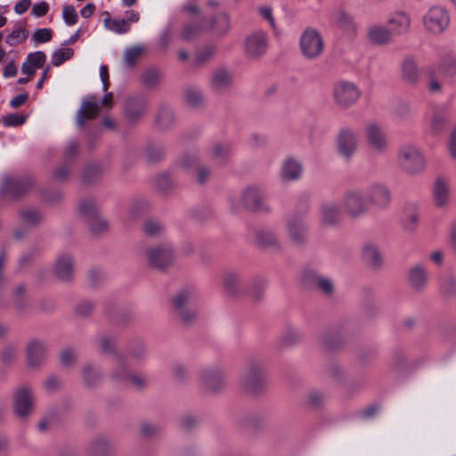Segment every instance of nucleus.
<instances>
[{
  "label": "nucleus",
  "instance_id": "16",
  "mask_svg": "<svg viewBox=\"0 0 456 456\" xmlns=\"http://www.w3.org/2000/svg\"><path fill=\"white\" fill-rule=\"evenodd\" d=\"M304 173L302 161L296 157H287L281 164L279 176L282 182L289 183L299 180Z\"/></svg>",
  "mask_w": 456,
  "mask_h": 456
},
{
  "label": "nucleus",
  "instance_id": "8",
  "mask_svg": "<svg viewBox=\"0 0 456 456\" xmlns=\"http://www.w3.org/2000/svg\"><path fill=\"white\" fill-rule=\"evenodd\" d=\"M224 285L231 294L237 295L247 289L254 299H259L264 294L265 281L262 279L256 280L250 288H248L238 273H227L224 277Z\"/></svg>",
  "mask_w": 456,
  "mask_h": 456
},
{
  "label": "nucleus",
  "instance_id": "4",
  "mask_svg": "<svg viewBox=\"0 0 456 456\" xmlns=\"http://www.w3.org/2000/svg\"><path fill=\"white\" fill-rule=\"evenodd\" d=\"M241 387L250 394H257L265 386V376L263 365L256 361L247 363L240 378Z\"/></svg>",
  "mask_w": 456,
  "mask_h": 456
},
{
  "label": "nucleus",
  "instance_id": "14",
  "mask_svg": "<svg viewBox=\"0 0 456 456\" xmlns=\"http://www.w3.org/2000/svg\"><path fill=\"white\" fill-rule=\"evenodd\" d=\"M300 49L307 59L319 57L324 49V43L320 33L314 28L305 29L300 38Z\"/></svg>",
  "mask_w": 456,
  "mask_h": 456
},
{
  "label": "nucleus",
  "instance_id": "19",
  "mask_svg": "<svg viewBox=\"0 0 456 456\" xmlns=\"http://www.w3.org/2000/svg\"><path fill=\"white\" fill-rule=\"evenodd\" d=\"M46 355V347L44 341L32 338L26 347V362L30 368H37L43 364Z\"/></svg>",
  "mask_w": 456,
  "mask_h": 456
},
{
  "label": "nucleus",
  "instance_id": "11",
  "mask_svg": "<svg viewBox=\"0 0 456 456\" xmlns=\"http://www.w3.org/2000/svg\"><path fill=\"white\" fill-rule=\"evenodd\" d=\"M113 94L108 93L102 99L101 102H96L95 97H88L83 101L82 106L77 115V125L83 127L86 119H93L101 111V106L110 109L113 106Z\"/></svg>",
  "mask_w": 456,
  "mask_h": 456
},
{
  "label": "nucleus",
  "instance_id": "41",
  "mask_svg": "<svg viewBox=\"0 0 456 456\" xmlns=\"http://www.w3.org/2000/svg\"><path fill=\"white\" fill-rule=\"evenodd\" d=\"M79 213L86 216L88 221L97 214V205L93 199L82 200L78 206Z\"/></svg>",
  "mask_w": 456,
  "mask_h": 456
},
{
  "label": "nucleus",
  "instance_id": "3",
  "mask_svg": "<svg viewBox=\"0 0 456 456\" xmlns=\"http://www.w3.org/2000/svg\"><path fill=\"white\" fill-rule=\"evenodd\" d=\"M341 207L351 219L362 217L370 208L364 191L360 188L347 191L343 196Z\"/></svg>",
  "mask_w": 456,
  "mask_h": 456
},
{
  "label": "nucleus",
  "instance_id": "33",
  "mask_svg": "<svg viewBox=\"0 0 456 456\" xmlns=\"http://www.w3.org/2000/svg\"><path fill=\"white\" fill-rule=\"evenodd\" d=\"M402 75L410 83H415L419 78V69L412 58H405L402 63Z\"/></svg>",
  "mask_w": 456,
  "mask_h": 456
},
{
  "label": "nucleus",
  "instance_id": "37",
  "mask_svg": "<svg viewBox=\"0 0 456 456\" xmlns=\"http://www.w3.org/2000/svg\"><path fill=\"white\" fill-rule=\"evenodd\" d=\"M145 52L142 45H134L125 50L124 63L126 67H132Z\"/></svg>",
  "mask_w": 456,
  "mask_h": 456
},
{
  "label": "nucleus",
  "instance_id": "30",
  "mask_svg": "<svg viewBox=\"0 0 456 456\" xmlns=\"http://www.w3.org/2000/svg\"><path fill=\"white\" fill-rule=\"evenodd\" d=\"M428 280V273L422 265L417 264L409 269L408 281L414 289H422L427 285Z\"/></svg>",
  "mask_w": 456,
  "mask_h": 456
},
{
  "label": "nucleus",
  "instance_id": "26",
  "mask_svg": "<svg viewBox=\"0 0 456 456\" xmlns=\"http://www.w3.org/2000/svg\"><path fill=\"white\" fill-rule=\"evenodd\" d=\"M367 39L376 45H386L393 41L392 32L383 25H371L367 29Z\"/></svg>",
  "mask_w": 456,
  "mask_h": 456
},
{
  "label": "nucleus",
  "instance_id": "55",
  "mask_svg": "<svg viewBox=\"0 0 456 456\" xmlns=\"http://www.w3.org/2000/svg\"><path fill=\"white\" fill-rule=\"evenodd\" d=\"M200 31V25L191 23V24H187L183 28L181 35L183 39L190 40V39L195 37L199 34Z\"/></svg>",
  "mask_w": 456,
  "mask_h": 456
},
{
  "label": "nucleus",
  "instance_id": "59",
  "mask_svg": "<svg viewBox=\"0 0 456 456\" xmlns=\"http://www.w3.org/2000/svg\"><path fill=\"white\" fill-rule=\"evenodd\" d=\"M49 11V5L46 2L43 1L37 3L33 5L31 14L35 17H43Z\"/></svg>",
  "mask_w": 456,
  "mask_h": 456
},
{
  "label": "nucleus",
  "instance_id": "36",
  "mask_svg": "<svg viewBox=\"0 0 456 456\" xmlns=\"http://www.w3.org/2000/svg\"><path fill=\"white\" fill-rule=\"evenodd\" d=\"M107 18L104 19V26L109 30L117 34H125L130 30V24L125 19L112 20L110 18V13L106 12Z\"/></svg>",
  "mask_w": 456,
  "mask_h": 456
},
{
  "label": "nucleus",
  "instance_id": "35",
  "mask_svg": "<svg viewBox=\"0 0 456 456\" xmlns=\"http://www.w3.org/2000/svg\"><path fill=\"white\" fill-rule=\"evenodd\" d=\"M256 240L263 246H278L279 239L276 233L270 229H258L256 231Z\"/></svg>",
  "mask_w": 456,
  "mask_h": 456
},
{
  "label": "nucleus",
  "instance_id": "9",
  "mask_svg": "<svg viewBox=\"0 0 456 456\" xmlns=\"http://www.w3.org/2000/svg\"><path fill=\"white\" fill-rule=\"evenodd\" d=\"M361 96V90L350 81L339 80L333 85L332 97L335 103L343 109L355 104Z\"/></svg>",
  "mask_w": 456,
  "mask_h": 456
},
{
  "label": "nucleus",
  "instance_id": "12",
  "mask_svg": "<svg viewBox=\"0 0 456 456\" xmlns=\"http://www.w3.org/2000/svg\"><path fill=\"white\" fill-rule=\"evenodd\" d=\"M145 256L148 265L158 269L167 268L175 258L173 247L170 244L149 248L145 250Z\"/></svg>",
  "mask_w": 456,
  "mask_h": 456
},
{
  "label": "nucleus",
  "instance_id": "51",
  "mask_svg": "<svg viewBox=\"0 0 456 456\" xmlns=\"http://www.w3.org/2000/svg\"><path fill=\"white\" fill-rule=\"evenodd\" d=\"M163 229L164 226L162 224L155 220H150L144 224V232L148 235H158L163 231Z\"/></svg>",
  "mask_w": 456,
  "mask_h": 456
},
{
  "label": "nucleus",
  "instance_id": "52",
  "mask_svg": "<svg viewBox=\"0 0 456 456\" xmlns=\"http://www.w3.org/2000/svg\"><path fill=\"white\" fill-rule=\"evenodd\" d=\"M98 344H99V346L101 347V349L104 353H111L114 351L115 340L113 338H111L110 336H106V335L101 336L98 338Z\"/></svg>",
  "mask_w": 456,
  "mask_h": 456
},
{
  "label": "nucleus",
  "instance_id": "27",
  "mask_svg": "<svg viewBox=\"0 0 456 456\" xmlns=\"http://www.w3.org/2000/svg\"><path fill=\"white\" fill-rule=\"evenodd\" d=\"M432 195L435 205L438 208L445 207L450 200L449 181L443 177H437L435 180Z\"/></svg>",
  "mask_w": 456,
  "mask_h": 456
},
{
  "label": "nucleus",
  "instance_id": "23",
  "mask_svg": "<svg viewBox=\"0 0 456 456\" xmlns=\"http://www.w3.org/2000/svg\"><path fill=\"white\" fill-rule=\"evenodd\" d=\"M112 379L135 388L142 387L147 383V379L144 376L129 372L123 362H118V369L112 374Z\"/></svg>",
  "mask_w": 456,
  "mask_h": 456
},
{
  "label": "nucleus",
  "instance_id": "62",
  "mask_svg": "<svg viewBox=\"0 0 456 456\" xmlns=\"http://www.w3.org/2000/svg\"><path fill=\"white\" fill-rule=\"evenodd\" d=\"M448 151L450 156L456 159V127L452 130L449 142H448Z\"/></svg>",
  "mask_w": 456,
  "mask_h": 456
},
{
  "label": "nucleus",
  "instance_id": "10",
  "mask_svg": "<svg viewBox=\"0 0 456 456\" xmlns=\"http://www.w3.org/2000/svg\"><path fill=\"white\" fill-rule=\"evenodd\" d=\"M359 143V132L352 127L341 128L336 136L337 152L345 159H350L356 153Z\"/></svg>",
  "mask_w": 456,
  "mask_h": 456
},
{
  "label": "nucleus",
  "instance_id": "32",
  "mask_svg": "<svg viewBox=\"0 0 456 456\" xmlns=\"http://www.w3.org/2000/svg\"><path fill=\"white\" fill-rule=\"evenodd\" d=\"M333 22L346 33L354 34L357 31L358 26L354 17L345 11H338L333 15Z\"/></svg>",
  "mask_w": 456,
  "mask_h": 456
},
{
  "label": "nucleus",
  "instance_id": "63",
  "mask_svg": "<svg viewBox=\"0 0 456 456\" xmlns=\"http://www.w3.org/2000/svg\"><path fill=\"white\" fill-rule=\"evenodd\" d=\"M159 79V74L157 71L151 69L144 73L143 81L148 86L154 85Z\"/></svg>",
  "mask_w": 456,
  "mask_h": 456
},
{
  "label": "nucleus",
  "instance_id": "44",
  "mask_svg": "<svg viewBox=\"0 0 456 456\" xmlns=\"http://www.w3.org/2000/svg\"><path fill=\"white\" fill-rule=\"evenodd\" d=\"M230 82V75L224 69H219L213 74L212 86L216 89L225 87Z\"/></svg>",
  "mask_w": 456,
  "mask_h": 456
},
{
  "label": "nucleus",
  "instance_id": "6",
  "mask_svg": "<svg viewBox=\"0 0 456 456\" xmlns=\"http://www.w3.org/2000/svg\"><path fill=\"white\" fill-rule=\"evenodd\" d=\"M364 193L370 207L377 210L387 209L393 200V195L390 187L384 182L376 181L370 183Z\"/></svg>",
  "mask_w": 456,
  "mask_h": 456
},
{
  "label": "nucleus",
  "instance_id": "15",
  "mask_svg": "<svg viewBox=\"0 0 456 456\" xmlns=\"http://www.w3.org/2000/svg\"><path fill=\"white\" fill-rule=\"evenodd\" d=\"M13 410L20 418L28 417L35 405V395L28 386L19 387L13 393Z\"/></svg>",
  "mask_w": 456,
  "mask_h": 456
},
{
  "label": "nucleus",
  "instance_id": "17",
  "mask_svg": "<svg viewBox=\"0 0 456 456\" xmlns=\"http://www.w3.org/2000/svg\"><path fill=\"white\" fill-rule=\"evenodd\" d=\"M387 23L393 36H401L409 32L411 25V18L409 12L398 10L389 14Z\"/></svg>",
  "mask_w": 456,
  "mask_h": 456
},
{
  "label": "nucleus",
  "instance_id": "28",
  "mask_svg": "<svg viewBox=\"0 0 456 456\" xmlns=\"http://www.w3.org/2000/svg\"><path fill=\"white\" fill-rule=\"evenodd\" d=\"M146 101L142 97L129 98L126 102L125 116L131 122L138 120L145 112Z\"/></svg>",
  "mask_w": 456,
  "mask_h": 456
},
{
  "label": "nucleus",
  "instance_id": "2",
  "mask_svg": "<svg viewBox=\"0 0 456 456\" xmlns=\"http://www.w3.org/2000/svg\"><path fill=\"white\" fill-rule=\"evenodd\" d=\"M424 30L431 36H440L450 27L451 17L449 11L443 5H432L422 16Z\"/></svg>",
  "mask_w": 456,
  "mask_h": 456
},
{
  "label": "nucleus",
  "instance_id": "45",
  "mask_svg": "<svg viewBox=\"0 0 456 456\" xmlns=\"http://www.w3.org/2000/svg\"><path fill=\"white\" fill-rule=\"evenodd\" d=\"M164 154V148L159 144H151L145 149L146 159L150 161L159 160Z\"/></svg>",
  "mask_w": 456,
  "mask_h": 456
},
{
  "label": "nucleus",
  "instance_id": "18",
  "mask_svg": "<svg viewBox=\"0 0 456 456\" xmlns=\"http://www.w3.org/2000/svg\"><path fill=\"white\" fill-rule=\"evenodd\" d=\"M286 231L289 240L295 244L303 243L306 240L307 224L302 216H294L288 218Z\"/></svg>",
  "mask_w": 456,
  "mask_h": 456
},
{
  "label": "nucleus",
  "instance_id": "38",
  "mask_svg": "<svg viewBox=\"0 0 456 456\" xmlns=\"http://www.w3.org/2000/svg\"><path fill=\"white\" fill-rule=\"evenodd\" d=\"M110 444L108 440L102 437L96 438L89 446L90 453L93 456H104L108 453Z\"/></svg>",
  "mask_w": 456,
  "mask_h": 456
},
{
  "label": "nucleus",
  "instance_id": "49",
  "mask_svg": "<svg viewBox=\"0 0 456 456\" xmlns=\"http://www.w3.org/2000/svg\"><path fill=\"white\" fill-rule=\"evenodd\" d=\"M100 379L99 372L92 366H86L83 370V379L88 386L94 385Z\"/></svg>",
  "mask_w": 456,
  "mask_h": 456
},
{
  "label": "nucleus",
  "instance_id": "42",
  "mask_svg": "<svg viewBox=\"0 0 456 456\" xmlns=\"http://www.w3.org/2000/svg\"><path fill=\"white\" fill-rule=\"evenodd\" d=\"M74 54L71 48L61 47L57 49L52 55V63L53 66H60L67 60L70 59Z\"/></svg>",
  "mask_w": 456,
  "mask_h": 456
},
{
  "label": "nucleus",
  "instance_id": "47",
  "mask_svg": "<svg viewBox=\"0 0 456 456\" xmlns=\"http://www.w3.org/2000/svg\"><path fill=\"white\" fill-rule=\"evenodd\" d=\"M53 37V30L51 28H44L37 29L33 36L32 40L37 44L47 43Z\"/></svg>",
  "mask_w": 456,
  "mask_h": 456
},
{
  "label": "nucleus",
  "instance_id": "20",
  "mask_svg": "<svg viewBox=\"0 0 456 456\" xmlns=\"http://www.w3.org/2000/svg\"><path fill=\"white\" fill-rule=\"evenodd\" d=\"M267 36L263 31H256L245 40L246 53L252 58L264 54L267 50Z\"/></svg>",
  "mask_w": 456,
  "mask_h": 456
},
{
  "label": "nucleus",
  "instance_id": "50",
  "mask_svg": "<svg viewBox=\"0 0 456 456\" xmlns=\"http://www.w3.org/2000/svg\"><path fill=\"white\" fill-rule=\"evenodd\" d=\"M214 53H215L214 47H212V46L204 47L197 52L195 58H194V61L197 64L201 65L204 62H206L207 61H208L214 55Z\"/></svg>",
  "mask_w": 456,
  "mask_h": 456
},
{
  "label": "nucleus",
  "instance_id": "22",
  "mask_svg": "<svg viewBox=\"0 0 456 456\" xmlns=\"http://www.w3.org/2000/svg\"><path fill=\"white\" fill-rule=\"evenodd\" d=\"M29 186L30 182L27 179L4 175L2 179L0 193L8 194L12 198H16L24 193Z\"/></svg>",
  "mask_w": 456,
  "mask_h": 456
},
{
  "label": "nucleus",
  "instance_id": "5",
  "mask_svg": "<svg viewBox=\"0 0 456 456\" xmlns=\"http://www.w3.org/2000/svg\"><path fill=\"white\" fill-rule=\"evenodd\" d=\"M364 136L366 144L372 152L384 154L388 151V136L381 123L377 121L368 122L364 126Z\"/></svg>",
  "mask_w": 456,
  "mask_h": 456
},
{
  "label": "nucleus",
  "instance_id": "48",
  "mask_svg": "<svg viewBox=\"0 0 456 456\" xmlns=\"http://www.w3.org/2000/svg\"><path fill=\"white\" fill-rule=\"evenodd\" d=\"M88 225L93 232L98 233L108 228V223L97 214L89 221Z\"/></svg>",
  "mask_w": 456,
  "mask_h": 456
},
{
  "label": "nucleus",
  "instance_id": "43",
  "mask_svg": "<svg viewBox=\"0 0 456 456\" xmlns=\"http://www.w3.org/2000/svg\"><path fill=\"white\" fill-rule=\"evenodd\" d=\"M231 153V148L228 144H215L211 151V158L219 162L224 161Z\"/></svg>",
  "mask_w": 456,
  "mask_h": 456
},
{
  "label": "nucleus",
  "instance_id": "61",
  "mask_svg": "<svg viewBox=\"0 0 456 456\" xmlns=\"http://www.w3.org/2000/svg\"><path fill=\"white\" fill-rule=\"evenodd\" d=\"M93 309L94 305L89 301H85L77 306L76 312L81 316H86L92 312Z\"/></svg>",
  "mask_w": 456,
  "mask_h": 456
},
{
  "label": "nucleus",
  "instance_id": "40",
  "mask_svg": "<svg viewBox=\"0 0 456 456\" xmlns=\"http://www.w3.org/2000/svg\"><path fill=\"white\" fill-rule=\"evenodd\" d=\"M22 222L26 225H36L44 220L43 215L33 208L25 209L20 214Z\"/></svg>",
  "mask_w": 456,
  "mask_h": 456
},
{
  "label": "nucleus",
  "instance_id": "34",
  "mask_svg": "<svg viewBox=\"0 0 456 456\" xmlns=\"http://www.w3.org/2000/svg\"><path fill=\"white\" fill-rule=\"evenodd\" d=\"M446 119L443 112L436 110L426 118V124L430 133L437 134L443 129Z\"/></svg>",
  "mask_w": 456,
  "mask_h": 456
},
{
  "label": "nucleus",
  "instance_id": "24",
  "mask_svg": "<svg viewBox=\"0 0 456 456\" xmlns=\"http://www.w3.org/2000/svg\"><path fill=\"white\" fill-rule=\"evenodd\" d=\"M55 277L62 281H70L74 273V260L69 254H62L57 256L53 265Z\"/></svg>",
  "mask_w": 456,
  "mask_h": 456
},
{
  "label": "nucleus",
  "instance_id": "56",
  "mask_svg": "<svg viewBox=\"0 0 456 456\" xmlns=\"http://www.w3.org/2000/svg\"><path fill=\"white\" fill-rule=\"evenodd\" d=\"M5 126H16L25 122V118L17 114H8L2 118Z\"/></svg>",
  "mask_w": 456,
  "mask_h": 456
},
{
  "label": "nucleus",
  "instance_id": "21",
  "mask_svg": "<svg viewBox=\"0 0 456 456\" xmlns=\"http://www.w3.org/2000/svg\"><path fill=\"white\" fill-rule=\"evenodd\" d=\"M200 379L206 387L216 390L224 384L226 372L220 366H208L201 370Z\"/></svg>",
  "mask_w": 456,
  "mask_h": 456
},
{
  "label": "nucleus",
  "instance_id": "29",
  "mask_svg": "<svg viewBox=\"0 0 456 456\" xmlns=\"http://www.w3.org/2000/svg\"><path fill=\"white\" fill-rule=\"evenodd\" d=\"M401 221L407 230H412L419 221V205L414 201H407L402 208Z\"/></svg>",
  "mask_w": 456,
  "mask_h": 456
},
{
  "label": "nucleus",
  "instance_id": "7",
  "mask_svg": "<svg viewBox=\"0 0 456 456\" xmlns=\"http://www.w3.org/2000/svg\"><path fill=\"white\" fill-rule=\"evenodd\" d=\"M198 297L199 293L193 288H185L175 297L173 304L183 323L188 324L196 317V311L191 307Z\"/></svg>",
  "mask_w": 456,
  "mask_h": 456
},
{
  "label": "nucleus",
  "instance_id": "54",
  "mask_svg": "<svg viewBox=\"0 0 456 456\" xmlns=\"http://www.w3.org/2000/svg\"><path fill=\"white\" fill-rule=\"evenodd\" d=\"M27 60L29 61L36 69H39L45 64L46 55L43 52L38 51L29 53Z\"/></svg>",
  "mask_w": 456,
  "mask_h": 456
},
{
  "label": "nucleus",
  "instance_id": "39",
  "mask_svg": "<svg viewBox=\"0 0 456 456\" xmlns=\"http://www.w3.org/2000/svg\"><path fill=\"white\" fill-rule=\"evenodd\" d=\"M28 37V31L21 26L16 27L9 35L5 37V42L11 46H15L22 43Z\"/></svg>",
  "mask_w": 456,
  "mask_h": 456
},
{
  "label": "nucleus",
  "instance_id": "25",
  "mask_svg": "<svg viewBox=\"0 0 456 456\" xmlns=\"http://www.w3.org/2000/svg\"><path fill=\"white\" fill-rule=\"evenodd\" d=\"M342 207L333 201H328L321 207V223L324 226L337 225L342 216Z\"/></svg>",
  "mask_w": 456,
  "mask_h": 456
},
{
  "label": "nucleus",
  "instance_id": "64",
  "mask_svg": "<svg viewBox=\"0 0 456 456\" xmlns=\"http://www.w3.org/2000/svg\"><path fill=\"white\" fill-rule=\"evenodd\" d=\"M196 172L197 182L199 183H204L209 176V171L208 170V168L203 166H199L197 167Z\"/></svg>",
  "mask_w": 456,
  "mask_h": 456
},
{
  "label": "nucleus",
  "instance_id": "60",
  "mask_svg": "<svg viewBox=\"0 0 456 456\" xmlns=\"http://www.w3.org/2000/svg\"><path fill=\"white\" fill-rule=\"evenodd\" d=\"M76 359V354L71 349H65L61 354V363L64 366H70Z\"/></svg>",
  "mask_w": 456,
  "mask_h": 456
},
{
  "label": "nucleus",
  "instance_id": "57",
  "mask_svg": "<svg viewBox=\"0 0 456 456\" xmlns=\"http://www.w3.org/2000/svg\"><path fill=\"white\" fill-rule=\"evenodd\" d=\"M316 283L319 289L326 294H330L333 290V282L330 278L327 277H317Z\"/></svg>",
  "mask_w": 456,
  "mask_h": 456
},
{
  "label": "nucleus",
  "instance_id": "46",
  "mask_svg": "<svg viewBox=\"0 0 456 456\" xmlns=\"http://www.w3.org/2000/svg\"><path fill=\"white\" fill-rule=\"evenodd\" d=\"M62 18L66 25L73 26L78 20L77 13L73 5H66L62 9Z\"/></svg>",
  "mask_w": 456,
  "mask_h": 456
},
{
  "label": "nucleus",
  "instance_id": "58",
  "mask_svg": "<svg viewBox=\"0 0 456 456\" xmlns=\"http://www.w3.org/2000/svg\"><path fill=\"white\" fill-rule=\"evenodd\" d=\"M61 387V381L54 376H50L44 381V388L49 393L59 390Z\"/></svg>",
  "mask_w": 456,
  "mask_h": 456
},
{
  "label": "nucleus",
  "instance_id": "31",
  "mask_svg": "<svg viewBox=\"0 0 456 456\" xmlns=\"http://www.w3.org/2000/svg\"><path fill=\"white\" fill-rule=\"evenodd\" d=\"M362 255L364 262L371 268H379L383 264V257L374 243L364 244Z\"/></svg>",
  "mask_w": 456,
  "mask_h": 456
},
{
  "label": "nucleus",
  "instance_id": "13",
  "mask_svg": "<svg viewBox=\"0 0 456 456\" xmlns=\"http://www.w3.org/2000/svg\"><path fill=\"white\" fill-rule=\"evenodd\" d=\"M241 204L253 211L267 212L270 210L265 201V193L262 187L250 184L244 189L240 196Z\"/></svg>",
  "mask_w": 456,
  "mask_h": 456
},
{
  "label": "nucleus",
  "instance_id": "1",
  "mask_svg": "<svg viewBox=\"0 0 456 456\" xmlns=\"http://www.w3.org/2000/svg\"><path fill=\"white\" fill-rule=\"evenodd\" d=\"M397 160L409 175L423 174L427 167L424 152L414 143L403 144L398 150Z\"/></svg>",
  "mask_w": 456,
  "mask_h": 456
},
{
  "label": "nucleus",
  "instance_id": "53",
  "mask_svg": "<svg viewBox=\"0 0 456 456\" xmlns=\"http://www.w3.org/2000/svg\"><path fill=\"white\" fill-rule=\"evenodd\" d=\"M185 100L188 104L197 106L201 103L203 97L198 90L189 89L185 94Z\"/></svg>",
  "mask_w": 456,
  "mask_h": 456
}]
</instances>
